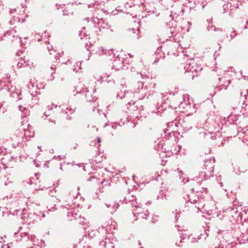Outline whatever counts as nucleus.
<instances>
[{"label":"nucleus","instance_id":"1","mask_svg":"<svg viewBox=\"0 0 248 248\" xmlns=\"http://www.w3.org/2000/svg\"><path fill=\"white\" fill-rule=\"evenodd\" d=\"M100 141H101V140H100V139H98V142H100Z\"/></svg>","mask_w":248,"mask_h":248}]
</instances>
